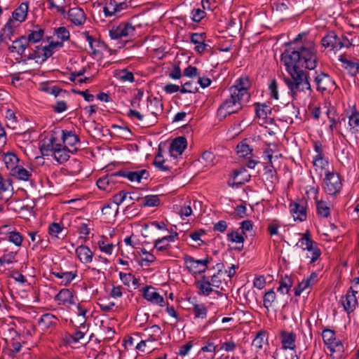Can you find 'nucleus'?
<instances>
[{
	"mask_svg": "<svg viewBox=\"0 0 359 359\" xmlns=\"http://www.w3.org/2000/svg\"><path fill=\"white\" fill-rule=\"evenodd\" d=\"M191 311L195 318L205 319L207 317L208 309L203 304H194Z\"/></svg>",
	"mask_w": 359,
	"mask_h": 359,
	"instance_id": "obj_43",
	"label": "nucleus"
},
{
	"mask_svg": "<svg viewBox=\"0 0 359 359\" xmlns=\"http://www.w3.org/2000/svg\"><path fill=\"white\" fill-rule=\"evenodd\" d=\"M317 46L314 41L306 39V34L299 33L281 55V61L291 78H285V82L294 95L298 91L311 90V86L306 72L301 68L315 69L318 62Z\"/></svg>",
	"mask_w": 359,
	"mask_h": 359,
	"instance_id": "obj_1",
	"label": "nucleus"
},
{
	"mask_svg": "<svg viewBox=\"0 0 359 359\" xmlns=\"http://www.w3.org/2000/svg\"><path fill=\"white\" fill-rule=\"evenodd\" d=\"M69 152L73 151L71 149L65 147L63 144H62V147L55 149V151L50 156H53L57 162L60 164H62L69 160L70 157Z\"/></svg>",
	"mask_w": 359,
	"mask_h": 359,
	"instance_id": "obj_26",
	"label": "nucleus"
},
{
	"mask_svg": "<svg viewBox=\"0 0 359 359\" xmlns=\"http://www.w3.org/2000/svg\"><path fill=\"white\" fill-rule=\"evenodd\" d=\"M60 132L62 144L65 147L71 149L73 152L76 151L79 149L78 146L80 145L78 135L72 130L60 129Z\"/></svg>",
	"mask_w": 359,
	"mask_h": 359,
	"instance_id": "obj_10",
	"label": "nucleus"
},
{
	"mask_svg": "<svg viewBox=\"0 0 359 359\" xmlns=\"http://www.w3.org/2000/svg\"><path fill=\"white\" fill-rule=\"evenodd\" d=\"M245 238L243 233H239L237 231H233L227 234V240L233 243H243Z\"/></svg>",
	"mask_w": 359,
	"mask_h": 359,
	"instance_id": "obj_58",
	"label": "nucleus"
},
{
	"mask_svg": "<svg viewBox=\"0 0 359 359\" xmlns=\"http://www.w3.org/2000/svg\"><path fill=\"white\" fill-rule=\"evenodd\" d=\"M339 61L342 64V67L352 76H356L359 73V60L355 58L349 60L345 55H340L338 57Z\"/></svg>",
	"mask_w": 359,
	"mask_h": 359,
	"instance_id": "obj_20",
	"label": "nucleus"
},
{
	"mask_svg": "<svg viewBox=\"0 0 359 359\" xmlns=\"http://www.w3.org/2000/svg\"><path fill=\"white\" fill-rule=\"evenodd\" d=\"M103 11L105 17H111L118 12L117 8L116 1L115 0H109L107 1L104 8Z\"/></svg>",
	"mask_w": 359,
	"mask_h": 359,
	"instance_id": "obj_46",
	"label": "nucleus"
},
{
	"mask_svg": "<svg viewBox=\"0 0 359 359\" xmlns=\"http://www.w3.org/2000/svg\"><path fill=\"white\" fill-rule=\"evenodd\" d=\"M328 165V161L325 158V155L314 156H313V165L320 168L321 169L325 168Z\"/></svg>",
	"mask_w": 359,
	"mask_h": 359,
	"instance_id": "obj_64",
	"label": "nucleus"
},
{
	"mask_svg": "<svg viewBox=\"0 0 359 359\" xmlns=\"http://www.w3.org/2000/svg\"><path fill=\"white\" fill-rule=\"evenodd\" d=\"M338 36L334 32H330L321 39L322 46L325 48H330L332 50H335Z\"/></svg>",
	"mask_w": 359,
	"mask_h": 359,
	"instance_id": "obj_33",
	"label": "nucleus"
},
{
	"mask_svg": "<svg viewBox=\"0 0 359 359\" xmlns=\"http://www.w3.org/2000/svg\"><path fill=\"white\" fill-rule=\"evenodd\" d=\"M4 161L5 163L6 168L10 171V172L15 169L18 165L20 159L18 157L14 154L8 152L5 154L4 157Z\"/></svg>",
	"mask_w": 359,
	"mask_h": 359,
	"instance_id": "obj_35",
	"label": "nucleus"
},
{
	"mask_svg": "<svg viewBox=\"0 0 359 359\" xmlns=\"http://www.w3.org/2000/svg\"><path fill=\"white\" fill-rule=\"evenodd\" d=\"M317 214L325 218L330 216V209L324 201H316Z\"/></svg>",
	"mask_w": 359,
	"mask_h": 359,
	"instance_id": "obj_45",
	"label": "nucleus"
},
{
	"mask_svg": "<svg viewBox=\"0 0 359 359\" xmlns=\"http://www.w3.org/2000/svg\"><path fill=\"white\" fill-rule=\"evenodd\" d=\"M280 338L283 350L290 349L293 351L296 348L295 341L297 335L294 332L281 330L280 332Z\"/></svg>",
	"mask_w": 359,
	"mask_h": 359,
	"instance_id": "obj_17",
	"label": "nucleus"
},
{
	"mask_svg": "<svg viewBox=\"0 0 359 359\" xmlns=\"http://www.w3.org/2000/svg\"><path fill=\"white\" fill-rule=\"evenodd\" d=\"M29 8L28 2H22L12 13V18L8 20L6 25V27L12 29L13 27H17L18 25H14L15 22L19 23L24 22L27 16Z\"/></svg>",
	"mask_w": 359,
	"mask_h": 359,
	"instance_id": "obj_9",
	"label": "nucleus"
},
{
	"mask_svg": "<svg viewBox=\"0 0 359 359\" xmlns=\"http://www.w3.org/2000/svg\"><path fill=\"white\" fill-rule=\"evenodd\" d=\"M144 331L147 333L148 337L146 340H148L149 342L160 340L163 334V330L158 325H154L149 327H147L144 329Z\"/></svg>",
	"mask_w": 359,
	"mask_h": 359,
	"instance_id": "obj_30",
	"label": "nucleus"
},
{
	"mask_svg": "<svg viewBox=\"0 0 359 359\" xmlns=\"http://www.w3.org/2000/svg\"><path fill=\"white\" fill-rule=\"evenodd\" d=\"M266 337V332L259 331L257 332L255 338L253 339L252 345L257 349L263 348V344Z\"/></svg>",
	"mask_w": 359,
	"mask_h": 359,
	"instance_id": "obj_60",
	"label": "nucleus"
},
{
	"mask_svg": "<svg viewBox=\"0 0 359 359\" xmlns=\"http://www.w3.org/2000/svg\"><path fill=\"white\" fill-rule=\"evenodd\" d=\"M322 337L324 344L328 346L332 343H334L336 339L334 331L325 328L323 330L322 333Z\"/></svg>",
	"mask_w": 359,
	"mask_h": 359,
	"instance_id": "obj_50",
	"label": "nucleus"
},
{
	"mask_svg": "<svg viewBox=\"0 0 359 359\" xmlns=\"http://www.w3.org/2000/svg\"><path fill=\"white\" fill-rule=\"evenodd\" d=\"M264 153L266 154L268 160L271 164H272V154L270 150H266ZM264 177L269 188L273 189L275 184L278 182V177L276 169L273 165L270 166H266L264 168Z\"/></svg>",
	"mask_w": 359,
	"mask_h": 359,
	"instance_id": "obj_12",
	"label": "nucleus"
},
{
	"mask_svg": "<svg viewBox=\"0 0 359 359\" xmlns=\"http://www.w3.org/2000/svg\"><path fill=\"white\" fill-rule=\"evenodd\" d=\"M184 264H186L188 270L193 273H204L208 269V264L209 259H195L189 255H185L184 257Z\"/></svg>",
	"mask_w": 359,
	"mask_h": 359,
	"instance_id": "obj_7",
	"label": "nucleus"
},
{
	"mask_svg": "<svg viewBox=\"0 0 359 359\" xmlns=\"http://www.w3.org/2000/svg\"><path fill=\"white\" fill-rule=\"evenodd\" d=\"M212 284L208 278L203 276L201 279L197 282V287L201 291L202 294L205 296H209L213 291Z\"/></svg>",
	"mask_w": 359,
	"mask_h": 359,
	"instance_id": "obj_36",
	"label": "nucleus"
},
{
	"mask_svg": "<svg viewBox=\"0 0 359 359\" xmlns=\"http://www.w3.org/2000/svg\"><path fill=\"white\" fill-rule=\"evenodd\" d=\"M136 123L142 128H149L157 123V114H127Z\"/></svg>",
	"mask_w": 359,
	"mask_h": 359,
	"instance_id": "obj_11",
	"label": "nucleus"
},
{
	"mask_svg": "<svg viewBox=\"0 0 359 359\" xmlns=\"http://www.w3.org/2000/svg\"><path fill=\"white\" fill-rule=\"evenodd\" d=\"M135 27L130 22L120 23L109 30V34L111 39L116 40L123 37L134 36Z\"/></svg>",
	"mask_w": 359,
	"mask_h": 359,
	"instance_id": "obj_6",
	"label": "nucleus"
},
{
	"mask_svg": "<svg viewBox=\"0 0 359 359\" xmlns=\"http://www.w3.org/2000/svg\"><path fill=\"white\" fill-rule=\"evenodd\" d=\"M28 45L29 43L25 39V36H22L13 42L12 46L9 47V50L11 52H16L21 56H25V55H26L25 50Z\"/></svg>",
	"mask_w": 359,
	"mask_h": 359,
	"instance_id": "obj_25",
	"label": "nucleus"
},
{
	"mask_svg": "<svg viewBox=\"0 0 359 359\" xmlns=\"http://www.w3.org/2000/svg\"><path fill=\"white\" fill-rule=\"evenodd\" d=\"M58 319L54 315L46 313L41 316L39 320V324L43 329H49L55 327L57 323Z\"/></svg>",
	"mask_w": 359,
	"mask_h": 359,
	"instance_id": "obj_31",
	"label": "nucleus"
},
{
	"mask_svg": "<svg viewBox=\"0 0 359 359\" xmlns=\"http://www.w3.org/2000/svg\"><path fill=\"white\" fill-rule=\"evenodd\" d=\"M116 76L120 80L124 82H133L135 81V77L133 72L128 71L127 69L119 70L117 72Z\"/></svg>",
	"mask_w": 359,
	"mask_h": 359,
	"instance_id": "obj_56",
	"label": "nucleus"
},
{
	"mask_svg": "<svg viewBox=\"0 0 359 359\" xmlns=\"http://www.w3.org/2000/svg\"><path fill=\"white\" fill-rule=\"evenodd\" d=\"M69 20L75 25H82L86 22V15L83 9L75 7L68 11Z\"/></svg>",
	"mask_w": 359,
	"mask_h": 359,
	"instance_id": "obj_24",
	"label": "nucleus"
},
{
	"mask_svg": "<svg viewBox=\"0 0 359 359\" xmlns=\"http://www.w3.org/2000/svg\"><path fill=\"white\" fill-rule=\"evenodd\" d=\"M166 160L163 158L161 154V149L158 148V151L155 156L153 164L155 167L161 171H170V167L165 164Z\"/></svg>",
	"mask_w": 359,
	"mask_h": 359,
	"instance_id": "obj_37",
	"label": "nucleus"
},
{
	"mask_svg": "<svg viewBox=\"0 0 359 359\" xmlns=\"http://www.w3.org/2000/svg\"><path fill=\"white\" fill-rule=\"evenodd\" d=\"M224 280V272L222 270H219L216 274H214L211 277L210 283L212 287L216 288H219L222 290H224V287L222 285Z\"/></svg>",
	"mask_w": 359,
	"mask_h": 359,
	"instance_id": "obj_48",
	"label": "nucleus"
},
{
	"mask_svg": "<svg viewBox=\"0 0 359 359\" xmlns=\"http://www.w3.org/2000/svg\"><path fill=\"white\" fill-rule=\"evenodd\" d=\"M63 46L62 42H55L52 41L48 45L43 46V60H47L51 57L55 53L57 48H62Z\"/></svg>",
	"mask_w": 359,
	"mask_h": 359,
	"instance_id": "obj_44",
	"label": "nucleus"
},
{
	"mask_svg": "<svg viewBox=\"0 0 359 359\" xmlns=\"http://www.w3.org/2000/svg\"><path fill=\"white\" fill-rule=\"evenodd\" d=\"M237 154L239 157L245 158L252 152V149L250 148L249 145L245 143H240L237 145Z\"/></svg>",
	"mask_w": 359,
	"mask_h": 359,
	"instance_id": "obj_63",
	"label": "nucleus"
},
{
	"mask_svg": "<svg viewBox=\"0 0 359 359\" xmlns=\"http://www.w3.org/2000/svg\"><path fill=\"white\" fill-rule=\"evenodd\" d=\"M118 212V208L117 205L112 203H106L102 208V212L103 215L111 217L116 216Z\"/></svg>",
	"mask_w": 359,
	"mask_h": 359,
	"instance_id": "obj_51",
	"label": "nucleus"
},
{
	"mask_svg": "<svg viewBox=\"0 0 359 359\" xmlns=\"http://www.w3.org/2000/svg\"><path fill=\"white\" fill-rule=\"evenodd\" d=\"M142 296L145 299L154 304H157L160 306H165L163 297L151 286L147 285L144 288Z\"/></svg>",
	"mask_w": 359,
	"mask_h": 359,
	"instance_id": "obj_18",
	"label": "nucleus"
},
{
	"mask_svg": "<svg viewBox=\"0 0 359 359\" xmlns=\"http://www.w3.org/2000/svg\"><path fill=\"white\" fill-rule=\"evenodd\" d=\"M268 114H255L254 121L260 126L271 124L273 122V117L268 116Z\"/></svg>",
	"mask_w": 359,
	"mask_h": 359,
	"instance_id": "obj_57",
	"label": "nucleus"
},
{
	"mask_svg": "<svg viewBox=\"0 0 359 359\" xmlns=\"http://www.w3.org/2000/svg\"><path fill=\"white\" fill-rule=\"evenodd\" d=\"M290 211L294 220L303 222L306 219V208L303 203L298 202L291 203L290 204Z\"/></svg>",
	"mask_w": 359,
	"mask_h": 359,
	"instance_id": "obj_21",
	"label": "nucleus"
},
{
	"mask_svg": "<svg viewBox=\"0 0 359 359\" xmlns=\"http://www.w3.org/2000/svg\"><path fill=\"white\" fill-rule=\"evenodd\" d=\"M325 191L330 196H336L342 188L341 175L334 171H327L325 174Z\"/></svg>",
	"mask_w": 359,
	"mask_h": 359,
	"instance_id": "obj_4",
	"label": "nucleus"
},
{
	"mask_svg": "<svg viewBox=\"0 0 359 359\" xmlns=\"http://www.w3.org/2000/svg\"><path fill=\"white\" fill-rule=\"evenodd\" d=\"M75 253L79 261L83 264H89L93 261V252L89 247L81 245L76 248Z\"/></svg>",
	"mask_w": 359,
	"mask_h": 359,
	"instance_id": "obj_23",
	"label": "nucleus"
},
{
	"mask_svg": "<svg viewBox=\"0 0 359 359\" xmlns=\"http://www.w3.org/2000/svg\"><path fill=\"white\" fill-rule=\"evenodd\" d=\"M327 347L330 350L332 356L334 354H336L337 358H341L343 356L344 347L341 340H335L334 343H332Z\"/></svg>",
	"mask_w": 359,
	"mask_h": 359,
	"instance_id": "obj_40",
	"label": "nucleus"
},
{
	"mask_svg": "<svg viewBox=\"0 0 359 359\" xmlns=\"http://www.w3.org/2000/svg\"><path fill=\"white\" fill-rule=\"evenodd\" d=\"M314 78V81L317 86V90L322 93L327 91L328 93L334 90L337 88L334 81L330 76L329 74L320 72L317 74Z\"/></svg>",
	"mask_w": 359,
	"mask_h": 359,
	"instance_id": "obj_8",
	"label": "nucleus"
},
{
	"mask_svg": "<svg viewBox=\"0 0 359 359\" xmlns=\"http://www.w3.org/2000/svg\"><path fill=\"white\" fill-rule=\"evenodd\" d=\"M51 274L60 280V284L61 285L67 286L77 276V270L68 271L60 267L55 271L52 270Z\"/></svg>",
	"mask_w": 359,
	"mask_h": 359,
	"instance_id": "obj_15",
	"label": "nucleus"
},
{
	"mask_svg": "<svg viewBox=\"0 0 359 359\" xmlns=\"http://www.w3.org/2000/svg\"><path fill=\"white\" fill-rule=\"evenodd\" d=\"M160 205V199L156 195L146 196L143 198V206L157 207Z\"/></svg>",
	"mask_w": 359,
	"mask_h": 359,
	"instance_id": "obj_54",
	"label": "nucleus"
},
{
	"mask_svg": "<svg viewBox=\"0 0 359 359\" xmlns=\"http://www.w3.org/2000/svg\"><path fill=\"white\" fill-rule=\"evenodd\" d=\"M43 53H44L43 46H37L33 51L29 52L27 55H25V57L27 60H36V62L41 64L46 61V60H43Z\"/></svg>",
	"mask_w": 359,
	"mask_h": 359,
	"instance_id": "obj_39",
	"label": "nucleus"
},
{
	"mask_svg": "<svg viewBox=\"0 0 359 359\" xmlns=\"http://www.w3.org/2000/svg\"><path fill=\"white\" fill-rule=\"evenodd\" d=\"M251 87V82L250 78L247 75H243L238 78L233 85L230 87L229 91L231 95L229 98H226L223 103L219 106L218 111L220 109H226L238 106L235 109L229 111V112H237L238 110L242 109L241 101H248L250 95L249 90Z\"/></svg>",
	"mask_w": 359,
	"mask_h": 359,
	"instance_id": "obj_2",
	"label": "nucleus"
},
{
	"mask_svg": "<svg viewBox=\"0 0 359 359\" xmlns=\"http://www.w3.org/2000/svg\"><path fill=\"white\" fill-rule=\"evenodd\" d=\"M233 184L236 187H239L244 184L246 182L250 180V175L247 173V170L244 168L240 169H236L233 171Z\"/></svg>",
	"mask_w": 359,
	"mask_h": 359,
	"instance_id": "obj_28",
	"label": "nucleus"
},
{
	"mask_svg": "<svg viewBox=\"0 0 359 359\" xmlns=\"http://www.w3.org/2000/svg\"><path fill=\"white\" fill-rule=\"evenodd\" d=\"M293 285V279L285 275L284 277H281L279 280V287L277 288V291L283 294H288L291 287Z\"/></svg>",
	"mask_w": 359,
	"mask_h": 359,
	"instance_id": "obj_34",
	"label": "nucleus"
},
{
	"mask_svg": "<svg viewBox=\"0 0 359 359\" xmlns=\"http://www.w3.org/2000/svg\"><path fill=\"white\" fill-rule=\"evenodd\" d=\"M350 33L348 34H343L340 36H338V40L337 41V45L335 46V50H338L341 49L342 48H349L353 46V39L348 38V36H351Z\"/></svg>",
	"mask_w": 359,
	"mask_h": 359,
	"instance_id": "obj_41",
	"label": "nucleus"
},
{
	"mask_svg": "<svg viewBox=\"0 0 359 359\" xmlns=\"http://www.w3.org/2000/svg\"><path fill=\"white\" fill-rule=\"evenodd\" d=\"M76 297L69 289L63 288L55 296L54 299L58 302V305L69 309L72 305L76 304Z\"/></svg>",
	"mask_w": 359,
	"mask_h": 359,
	"instance_id": "obj_14",
	"label": "nucleus"
},
{
	"mask_svg": "<svg viewBox=\"0 0 359 359\" xmlns=\"http://www.w3.org/2000/svg\"><path fill=\"white\" fill-rule=\"evenodd\" d=\"M60 133V128H55L44 137L39 147L43 156H50L55 149L62 147Z\"/></svg>",
	"mask_w": 359,
	"mask_h": 359,
	"instance_id": "obj_3",
	"label": "nucleus"
},
{
	"mask_svg": "<svg viewBox=\"0 0 359 359\" xmlns=\"http://www.w3.org/2000/svg\"><path fill=\"white\" fill-rule=\"evenodd\" d=\"M187 141L184 137H177L172 140L170 146V151L171 153L176 152L178 154H182L187 148Z\"/></svg>",
	"mask_w": 359,
	"mask_h": 359,
	"instance_id": "obj_27",
	"label": "nucleus"
},
{
	"mask_svg": "<svg viewBox=\"0 0 359 359\" xmlns=\"http://www.w3.org/2000/svg\"><path fill=\"white\" fill-rule=\"evenodd\" d=\"M357 293L358 291L353 290L351 287L345 297L342 299V305L347 313L353 312L358 305V300L355 296Z\"/></svg>",
	"mask_w": 359,
	"mask_h": 359,
	"instance_id": "obj_16",
	"label": "nucleus"
},
{
	"mask_svg": "<svg viewBox=\"0 0 359 359\" xmlns=\"http://www.w3.org/2000/svg\"><path fill=\"white\" fill-rule=\"evenodd\" d=\"M84 35L86 36V41L88 42L89 46L92 50V53L95 55L97 53L96 48L98 47L100 44V41H97L93 36L90 35L88 32H85Z\"/></svg>",
	"mask_w": 359,
	"mask_h": 359,
	"instance_id": "obj_62",
	"label": "nucleus"
},
{
	"mask_svg": "<svg viewBox=\"0 0 359 359\" xmlns=\"http://www.w3.org/2000/svg\"><path fill=\"white\" fill-rule=\"evenodd\" d=\"M47 3L48 9L55 8L57 12L63 15L66 13L67 0H47Z\"/></svg>",
	"mask_w": 359,
	"mask_h": 359,
	"instance_id": "obj_38",
	"label": "nucleus"
},
{
	"mask_svg": "<svg viewBox=\"0 0 359 359\" xmlns=\"http://www.w3.org/2000/svg\"><path fill=\"white\" fill-rule=\"evenodd\" d=\"M88 330L87 327L86 328H79V330H75L72 334H71L69 337V340L71 339V341L74 343H77L81 339H83Z\"/></svg>",
	"mask_w": 359,
	"mask_h": 359,
	"instance_id": "obj_59",
	"label": "nucleus"
},
{
	"mask_svg": "<svg viewBox=\"0 0 359 359\" xmlns=\"http://www.w3.org/2000/svg\"><path fill=\"white\" fill-rule=\"evenodd\" d=\"M276 299V294L273 289L269 290L266 292L263 298V305L267 310L273 306V303L275 302Z\"/></svg>",
	"mask_w": 359,
	"mask_h": 359,
	"instance_id": "obj_47",
	"label": "nucleus"
},
{
	"mask_svg": "<svg viewBox=\"0 0 359 359\" xmlns=\"http://www.w3.org/2000/svg\"><path fill=\"white\" fill-rule=\"evenodd\" d=\"M97 304L100 310L104 312H110L113 311V309L115 306V303L114 302H110L105 299H99Z\"/></svg>",
	"mask_w": 359,
	"mask_h": 359,
	"instance_id": "obj_55",
	"label": "nucleus"
},
{
	"mask_svg": "<svg viewBox=\"0 0 359 359\" xmlns=\"http://www.w3.org/2000/svg\"><path fill=\"white\" fill-rule=\"evenodd\" d=\"M107 238H104L97 242L100 250L107 255H111L114 245L107 242Z\"/></svg>",
	"mask_w": 359,
	"mask_h": 359,
	"instance_id": "obj_53",
	"label": "nucleus"
},
{
	"mask_svg": "<svg viewBox=\"0 0 359 359\" xmlns=\"http://www.w3.org/2000/svg\"><path fill=\"white\" fill-rule=\"evenodd\" d=\"M113 177H116L114 175V173L110 176L107 175L103 177L99 178L97 181V187L100 189L104 190V191H107V190L111 189L110 182Z\"/></svg>",
	"mask_w": 359,
	"mask_h": 359,
	"instance_id": "obj_52",
	"label": "nucleus"
},
{
	"mask_svg": "<svg viewBox=\"0 0 359 359\" xmlns=\"http://www.w3.org/2000/svg\"><path fill=\"white\" fill-rule=\"evenodd\" d=\"M76 314L79 317H81V323L79 328H86V320L88 319L87 313L89 312V309L87 308L83 302H79L76 304Z\"/></svg>",
	"mask_w": 359,
	"mask_h": 359,
	"instance_id": "obj_32",
	"label": "nucleus"
},
{
	"mask_svg": "<svg viewBox=\"0 0 359 359\" xmlns=\"http://www.w3.org/2000/svg\"><path fill=\"white\" fill-rule=\"evenodd\" d=\"M206 34L202 33H192L190 36V41L192 43L195 44L194 50L198 54H203L206 50L209 45L205 43Z\"/></svg>",
	"mask_w": 359,
	"mask_h": 359,
	"instance_id": "obj_19",
	"label": "nucleus"
},
{
	"mask_svg": "<svg viewBox=\"0 0 359 359\" xmlns=\"http://www.w3.org/2000/svg\"><path fill=\"white\" fill-rule=\"evenodd\" d=\"M8 241L16 246H21L23 240L22 236L18 231H11L7 235Z\"/></svg>",
	"mask_w": 359,
	"mask_h": 359,
	"instance_id": "obj_61",
	"label": "nucleus"
},
{
	"mask_svg": "<svg viewBox=\"0 0 359 359\" xmlns=\"http://www.w3.org/2000/svg\"><path fill=\"white\" fill-rule=\"evenodd\" d=\"M39 89L48 94L53 95L55 97L60 95L63 96L64 95L68 94L65 90H62L59 86L55 85L53 81L41 83Z\"/></svg>",
	"mask_w": 359,
	"mask_h": 359,
	"instance_id": "obj_22",
	"label": "nucleus"
},
{
	"mask_svg": "<svg viewBox=\"0 0 359 359\" xmlns=\"http://www.w3.org/2000/svg\"><path fill=\"white\" fill-rule=\"evenodd\" d=\"M9 174L15 179L22 181H29L32 176V172L27 170L22 165H18Z\"/></svg>",
	"mask_w": 359,
	"mask_h": 359,
	"instance_id": "obj_29",
	"label": "nucleus"
},
{
	"mask_svg": "<svg viewBox=\"0 0 359 359\" xmlns=\"http://www.w3.org/2000/svg\"><path fill=\"white\" fill-rule=\"evenodd\" d=\"M297 245L304 250L312 252V256L310 257L306 254V257L310 259V263L315 262L320 256L321 251L317 247L316 243L311 238L309 231L299 240Z\"/></svg>",
	"mask_w": 359,
	"mask_h": 359,
	"instance_id": "obj_5",
	"label": "nucleus"
},
{
	"mask_svg": "<svg viewBox=\"0 0 359 359\" xmlns=\"http://www.w3.org/2000/svg\"><path fill=\"white\" fill-rule=\"evenodd\" d=\"M114 175L127 178L130 182H140L142 179L147 180L149 177V173L145 169L136 171L123 170L115 172Z\"/></svg>",
	"mask_w": 359,
	"mask_h": 359,
	"instance_id": "obj_13",
	"label": "nucleus"
},
{
	"mask_svg": "<svg viewBox=\"0 0 359 359\" xmlns=\"http://www.w3.org/2000/svg\"><path fill=\"white\" fill-rule=\"evenodd\" d=\"M43 34L44 30L36 27V29L29 31V33L27 34V36H25V39L28 43L29 42L35 43L42 39Z\"/></svg>",
	"mask_w": 359,
	"mask_h": 359,
	"instance_id": "obj_42",
	"label": "nucleus"
},
{
	"mask_svg": "<svg viewBox=\"0 0 359 359\" xmlns=\"http://www.w3.org/2000/svg\"><path fill=\"white\" fill-rule=\"evenodd\" d=\"M53 34L57 39L61 40L60 42H62L63 44L64 41H68L70 38V33L65 27H60L55 29Z\"/></svg>",
	"mask_w": 359,
	"mask_h": 359,
	"instance_id": "obj_49",
	"label": "nucleus"
}]
</instances>
